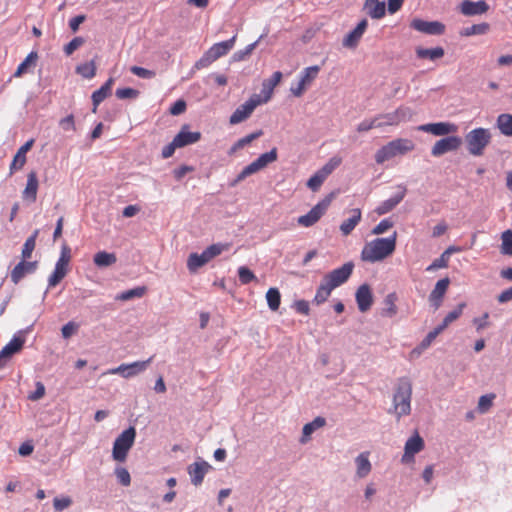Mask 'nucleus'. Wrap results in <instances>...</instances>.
Wrapping results in <instances>:
<instances>
[{"label":"nucleus","instance_id":"nucleus-9","mask_svg":"<svg viewBox=\"0 0 512 512\" xmlns=\"http://www.w3.org/2000/svg\"><path fill=\"white\" fill-rule=\"evenodd\" d=\"M320 67L318 65L306 67L300 74V79L296 87H291L290 91L295 97H301L306 89L318 77Z\"/></svg>","mask_w":512,"mask_h":512},{"label":"nucleus","instance_id":"nucleus-57","mask_svg":"<svg viewBox=\"0 0 512 512\" xmlns=\"http://www.w3.org/2000/svg\"><path fill=\"white\" fill-rule=\"evenodd\" d=\"M393 227V222L390 219L381 220L373 229L371 233L373 235H382Z\"/></svg>","mask_w":512,"mask_h":512},{"label":"nucleus","instance_id":"nucleus-29","mask_svg":"<svg viewBox=\"0 0 512 512\" xmlns=\"http://www.w3.org/2000/svg\"><path fill=\"white\" fill-rule=\"evenodd\" d=\"M38 185L37 174L35 171H31L27 175L26 187L22 193L23 199L35 202L37 198Z\"/></svg>","mask_w":512,"mask_h":512},{"label":"nucleus","instance_id":"nucleus-13","mask_svg":"<svg viewBox=\"0 0 512 512\" xmlns=\"http://www.w3.org/2000/svg\"><path fill=\"white\" fill-rule=\"evenodd\" d=\"M410 27L421 33L428 35H442L445 31V25L439 21H425L415 18L411 21Z\"/></svg>","mask_w":512,"mask_h":512},{"label":"nucleus","instance_id":"nucleus-30","mask_svg":"<svg viewBox=\"0 0 512 512\" xmlns=\"http://www.w3.org/2000/svg\"><path fill=\"white\" fill-rule=\"evenodd\" d=\"M350 213L351 216L340 225V231L344 236L350 235L362 218V212L359 208L352 209Z\"/></svg>","mask_w":512,"mask_h":512},{"label":"nucleus","instance_id":"nucleus-46","mask_svg":"<svg viewBox=\"0 0 512 512\" xmlns=\"http://www.w3.org/2000/svg\"><path fill=\"white\" fill-rule=\"evenodd\" d=\"M76 72L86 79H92L96 75V64L92 60L76 67Z\"/></svg>","mask_w":512,"mask_h":512},{"label":"nucleus","instance_id":"nucleus-7","mask_svg":"<svg viewBox=\"0 0 512 512\" xmlns=\"http://www.w3.org/2000/svg\"><path fill=\"white\" fill-rule=\"evenodd\" d=\"M277 148H272L269 152L261 154L256 160L247 165L236 177L234 183L235 185L241 181H243L246 177L257 173L258 171L264 169L270 163H273L277 160Z\"/></svg>","mask_w":512,"mask_h":512},{"label":"nucleus","instance_id":"nucleus-15","mask_svg":"<svg viewBox=\"0 0 512 512\" xmlns=\"http://www.w3.org/2000/svg\"><path fill=\"white\" fill-rule=\"evenodd\" d=\"M461 145V139L458 136H448L438 140L432 147L431 154L439 157L447 152L457 150Z\"/></svg>","mask_w":512,"mask_h":512},{"label":"nucleus","instance_id":"nucleus-55","mask_svg":"<svg viewBox=\"0 0 512 512\" xmlns=\"http://www.w3.org/2000/svg\"><path fill=\"white\" fill-rule=\"evenodd\" d=\"M449 264V258L445 254H441V256L435 259L427 268L426 271H435L441 268H447Z\"/></svg>","mask_w":512,"mask_h":512},{"label":"nucleus","instance_id":"nucleus-43","mask_svg":"<svg viewBox=\"0 0 512 512\" xmlns=\"http://www.w3.org/2000/svg\"><path fill=\"white\" fill-rule=\"evenodd\" d=\"M67 272V266L56 263L54 271L48 279L49 286L55 287L57 284H59L62 281V279L66 276Z\"/></svg>","mask_w":512,"mask_h":512},{"label":"nucleus","instance_id":"nucleus-45","mask_svg":"<svg viewBox=\"0 0 512 512\" xmlns=\"http://www.w3.org/2000/svg\"><path fill=\"white\" fill-rule=\"evenodd\" d=\"M38 59V54L34 51L30 52L27 57L18 65L14 77H21L27 72L29 66L34 65Z\"/></svg>","mask_w":512,"mask_h":512},{"label":"nucleus","instance_id":"nucleus-63","mask_svg":"<svg viewBox=\"0 0 512 512\" xmlns=\"http://www.w3.org/2000/svg\"><path fill=\"white\" fill-rule=\"evenodd\" d=\"M72 504V500L69 497H62V498H54L53 500V506L56 511H62L66 508H68Z\"/></svg>","mask_w":512,"mask_h":512},{"label":"nucleus","instance_id":"nucleus-64","mask_svg":"<svg viewBox=\"0 0 512 512\" xmlns=\"http://www.w3.org/2000/svg\"><path fill=\"white\" fill-rule=\"evenodd\" d=\"M78 327V324H76L73 321H70L67 324H65L61 329L63 338H70L78 330Z\"/></svg>","mask_w":512,"mask_h":512},{"label":"nucleus","instance_id":"nucleus-10","mask_svg":"<svg viewBox=\"0 0 512 512\" xmlns=\"http://www.w3.org/2000/svg\"><path fill=\"white\" fill-rule=\"evenodd\" d=\"M262 103L259 95H253L248 101L239 106L230 116L229 122L232 125L245 121L253 113L254 109Z\"/></svg>","mask_w":512,"mask_h":512},{"label":"nucleus","instance_id":"nucleus-56","mask_svg":"<svg viewBox=\"0 0 512 512\" xmlns=\"http://www.w3.org/2000/svg\"><path fill=\"white\" fill-rule=\"evenodd\" d=\"M466 306L465 303H461L457 306L456 309H454L453 311L449 312L445 318L443 319V323H444V326H448L449 324H451L453 321H455L456 319H458L462 312H463V309L464 307Z\"/></svg>","mask_w":512,"mask_h":512},{"label":"nucleus","instance_id":"nucleus-12","mask_svg":"<svg viewBox=\"0 0 512 512\" xmlns=\"http://www.w3.org/2000/svg\"><path fill=\"white\" fill-rule=\"evenodd\" d=\"M340 160L331 159L325 164L320 170H318L313 176L307 181V187L312 191H317L326 180V178L332 173V171L339 165Z\"/></svg>","mask_w":512,"mask_h":512},{"label":"nucleus","instance_id":"nucleus-44","mask_svg":"<svg viewBox=\"0 0 512 512\" xmlns=\"http://www.w3.org/2000/svg\"><path fill=\"white\" fill-rule=\"evenodd\" d=\"M268 307L272 311H277L281 304V294L277 288H269L266 293Z\"/></svg>","mask_w":512,"mask_h":512},{"label":"nucleus","instance_id":"nucleus-20","mask_svg":"<svg viewBox=\"0 0 512 512\" xmlns=\"http://www.w3.org/2000/svg\"><path fill=\"white\" fill-rule=\"evenodd\" d=\"M358 309L361 312L368 311L373 304V295L371 288L368 284H362L356 291L355 294Z\"/></svg>","mask_w":512,"mask_h":512},{"label":"nucleus","instance_id":"nucleus-62","mask_svg":"<svg viewBox=\"0 0 512 512\" xmlns=\"http://www.w3.org/2000/svg\"><path fill=\"white\" fill-rule=\"evenodd\" d=\"M59 125L64 131H75L76 130L74 116L72 114L61 119L59 121Z\"/></svg>","mask_w":512,"mask_h":512},{"label":"nucleus","instance_id":"nucleus-61","mask_svg":"<svg viewBox=\"0 0 512 512\" xmlns=\"http://www.w3.org/2000/svg\"><path fill=\"white\" fill-rule=\"evenodd\" d=\"M214 62L213 58L209 55V53L206 51L203 56L197 60L194 64V69L201 70L203 68L208 67L210 64Z\"/></svg>","mask_w":512,"mask_h":512},{"label":"nucleus","instance_id":"nucleus-8","mask_svg":"<svg viewBox=\"0 0 512 512\" xmlns=\"http://www.w3.org/2000/svg\"><path fill=\"white\" fill-rule=\"evenodd\" d=\"M332 195L325 197L322 201L317 203L307 214L298 217L297 223L302 227H311L316 224L320 218L325 214L330 206Z\"/></svg>","mask_w":512,"mask_h":512},{"label":"nucleus","instance_id":"nucleus-6","mask_svg":"<svg viewBox=\"0 0 512 512\" xmlns=\"http://www.w3.org/2000/svg\"><path fill=\"white\" fill-rule=\"evenodd\" d=\"M136 438V430L134 427H129L124 430L114 441L112 449V458L120 463L126 461L128 453L134 445Z\"/></svg>","mask_w":512,"mask_h":512},{"label":"nucleus","instance_id":"nucleus-2","mask_svg":"<svg viewBox=\"0 0 512 512\" xmlns=\"http://www.w3.org/2000/svg\"><path fill=\"white\" fill-rule=\"evenodd\" d=\"M354 264L352 262H347L343 264L341 267L332 270L327 273L319 287L317 288L316 294L313 299V303L316 305L323 304L331 295V292L344 284L351 276L353 272Z\"/></svg>","mask_w":512,"mask_h":512},{"label":"nucleus","instance_id":"nucleus-54","mask_svg":"<svg viewBox=\"0 0 512 512\" xmlns=\"http://www.w3.org/2000/svg\"><path fill=\"white\" fill-rule=\"evenodd\" d=\"M228 249V245L223 244H212L209 247H207L204 252L207 255V257L212 260L214 257L220 255L224 250Z\"/></svg>","mask_w":512,"mask_h":512},{"label":"nucleus","instance_id":"nucleus-26","mask_svg":"<svg viewBox=\"0 0 512 512\" xmlns=\"http://www.w3.org/2000/svg\"><path fill=\"white\" fill-rule=\"evenodd\" d=\"M33 143L34 140L31 139L18 149L10 164V174L23 168L26 163V153L32 148Z\"/></svg>","mask_w":512,"mask_h":512},{"label":"nucleus","instance_id":"nucleus-14","mask_svg":"<svg viewBox=\"0 0 512 512\" xmlns=\"http://www.w3.org/2000/svg\"><path fill=\"white\" fill-rule=\"evenodd\" d=\"M419 131L431 133L435 136H444L456 133L458 126L450 122L427 123L417 128Z\"/></svg>","mask_w":512,"mask_h":512},{"label":"nucleus","instance_id":"nucleus-3","mask_svg":"<svg viewBox=\"0 0 512 512\" xmlns=\"http://www.w3.org/2000/svg\"><path fill=\"white\" fill-rule=\"evenodd\" d=\"M412 382L407 377L397 380L393 395V412L397 418L407 416L411 412Z\"/></svg>","mask_w":512,"mask_h":512},{"label":"nucleus","instance_id":"nucleus-19","mask_svg":"<svg viewBox=\"0 0 512 512\" xmlns=\"http://www.w3.org/2000/svg\"><path fill=\"white\" fill-rule=\"evenodd\" d=\"M38 266L37 261L29 262L22 260L11 271L10 278L14 284H18L27 274L36 271Z\"/></svg>","mask_w":512,"mask_h":512},{"label":"nucleus","instance_id":"nucleus-50","mask_svg":"<svg viewBox=\"0 0 512 512\" xmlns=\"http://www.w3.org/2000/svg\"><path fill=\"white\" fill-rule=\"evenodd\" d=\"M495 397L493 393L481 396L478 401V410L481 413L487 412L491 408Z\"/></svg>","mask_w":512,"mask_h":512},{"label":"nucleus","instance_id":"nucleus-32","mask_svg":"<svg viewBox=\"0 0 512 512\" xmlns=\"http://www.w3.org/2000/svg\"><path fill=\"white\" fill-rule=\"evenodd\" d=\"M282 76L283 75L280 71H276L269 79H266L263 82L262 93L265 95V97L264 99H261L262 103H266L267 101L270 100L273 94V90L281 82Z\"/></svg>","mask_w":512,"mask_h":512},{"label":"nucleus","instance_id":"nucleus-47","mask_svg":"<svg viewBox=\"0 0 512 512\" xmlns=\"http://www.w3.org/2000/svg\"><path fill=\"white\" fill-rule=\"evenodd\" d=\"M146 292L145 287H136L127 291H124L116 296V300L128 301L133 298H141Z\"/></svg>","mask_w":512,"mask_h":512},{"label":"nucleus","instance_id":"nucleus-53","mask_svg":"<svg viewBox=\"0 0 512 512\" xmlns=\"http://www.w3.org/2000/svg\"><path fill=\"white\" fill-rule=\"evenodd\" d=\"M119 99H135L139 96V91L133 88H118L115 92Z\"/></svg>","mask_w":512,"mask_h":512},{"label":"nucleus","instance_id":"nucleus-41","mask_svg":"<svg viewBox=\"0 0 512 512\" xmlns=\"http://www.w3.org/2000/svg\"><path fill=\"white\" fill-rule=\"evenodd\" d=\"M396 301H397L396 293H389L384 299L385 307L383 308L382 315L387 316V317L395 316L398 311L397 306H396Z\"/></svg>","mask_w":512,"mask_h":512},{"label":"nucleus","instance_id":"nucleus-59","mask_svg":"<svg viewBox=\"0 0 512 512\" xmlns=\"http://www.w3.org/2000/svg\"><path fill=\"white\" fill-rule=\"evenodd\" d=\"M115 475L120 484L123 486H129L131 483V477L128 470L124 467H117L115 469Z\"/></svg>","mask_w":512,"mask_h":512},{"label":"nucleus","instance_id":"nucleus-51","mask_svg":"<svg viewBox=\"0 0 512 512\" xmlns=\"http://www.w3.org/2000/svg\"><path fill=\"white\" fill-rule=\"evenodd\" d=\"M238 277L242 284L246 285L256 279L255 274L247 267L241 266L238 268Z\"/></svg>","mask_w":512,"mask_h":512},{"label":"nucleus","instance_id":"nucleus-40","mask_svg":"<svg viewBox=\"0 0 512 512\" xmlns=\"http://www.w3.org/2000/svg\"><path fill=\"white\" fill-rule=\"evenodd\" d=\"M263 131L258 130L254 133H251L241 139H239L237 142L234 143V145L229 150V155H233L238 150L243 149L246 145L250 144L253 140L259 138L262 136Z\"/></svg>","mask_w":512,"mask_h":512},{"label":"nucleus","instance_id":"nucleus-58","mask_svg":"<svg viewBox=\"0 0 512 512\" xmlns=\"http://www.w3.org/2000/svg\"><path fill=\"white\" fill-rule=\"evenodd\" d=\"M85 40L82 37L73 38L68 44L64 46V52L67 56L73 54L78 48L84 44Z\"/></svg>","mask_w":512,"mask_h":512},{"label":"nucleus","instance_id":"nucleus-42","mask_svg":"<svg viewBox=\"0 0 512 512\" xmlns=\"http://www.w3.org/2000/svg\"><path fill=\"white\" fill-rule=\"evenodd\" d=\"M39 230H35L33 234L28 237L23 245L22 248V260L27 261L29 258H31L32 252L35 249L36 246V239L38 237Z\"/></svg>","mask_w":512,"mask_h":512},{"label":"nucleus","instance_id":"nucleus-31","mask_svg":"<svg viewBox=\"0 0 512 512\" xmlns=\"http://www.w3.org/2000/svg\"><path fill=\"white\" fill-rule=\"evenodd\" d=\"M364 9L373 19H381L385 16V2L379 0H365Z\"/></svg>","mask_w":512,"mask_h":512},{"label":"nucleus","instance_id":"nucleus-38","mask_svg":"<svg viewBox=\"0 0 512 512\" xmlns=\"http://www.w3.org/2000/svg\"><path fill=\"white\" fill-rule=\"evenodd\" d=\"M497 127L505 136H512V114H500L497 118Z\"/></svg>","mask_w":512,"mask_h":512},{"label":"nucleus","instance_id":"nucleus-5","mask_svg":"<svg viewBox=\"0 0 512 512\" xmlns=\"http://www.w3.org/2000/svg\"><path fill=\"white\" fill-rule=\"evenodd\" d=\"M492 135L487 128H475L465 135L468 152L473 156H482L491 142Z\"/></svg>","mask_w":512,"mask_h":512},{"label":"nucleus","instance_id":"nucleus-1","mask_svg":"<svg viewBox=\"0 0 512 512\" xmlns=\"http://www.w3.org/2000/svg\"><path fill=\"white\" fill-rule=\"evenodd\" d=\"M397 232L389 237H377L364 244L360 259L366 263H378L389 258L396 250Z\"/></svg>","mask_w":512,"mask_h":512},{"label":"nucleus","instance_id":"nucleus-18","mask_svg":"<svg viewBox=\"0 0 512 512\" xmlns=\"http://www.w3.org/2000/svg\"><path fill=\"white\" fill-rule=\"evenodd\" d=\"M367 26L368 21L366 19L361 20L357 26L345 36L342 42L343 46L350 49L356 48L366 31Z\"/></svg>","mask_w":512,"mask_h":512},{"label":"nucleus","instance_id":"nucleus-36","mask_svg":"<svg viewBox=\"0 0 512 512\" xmlns=\"http://www.w3.org/2000/svg\"><path fill=\"white\" fill-rule=\"evenodd\" d=\"M445 52L442 47H435L431 49L418 47L416 48V55L420 59H429L435 61L444 56Z\"/></svg>","mask_w":512,"mask_h":512},{"label":"nucleus","instance_id":"nucleus-4","mask_svg":"<svg viewBox=\"0 0 512 512\" xmlns=\"http://www.w3.org/2000/svg\"><path fill=\"white\" fill-rule=\"evenodd\" d=\"M414 148L415 144L412 140L407 138H397L377 150L375 153V161L377 164H383L396 156L405 155L406 153L414 150Z\"/></svg>","mask_w":512,"mask_h":512},{"label":"nucleus","instance_id":"nucleus-39","mask_svg":"<svg viewBox=\"0 0 512 512\" xmlns=\"http://www.w3.org/2000/svg\"><path fill=\"white\" fill-rule=\"evenodd\" d=\"M490 30V25L486 22L474 24L466 27L460 31V35L464 37H470L473 35H484Z\"/></svg>","mask_w":512,"mask_h":512},{"label":"nucleus","instance_id":"nucleus-21","mask_svg":"<svg viewBox=\"0 0 512 512\" xmlns=\"http://www.w3.org/2000/svg\"><path fill=\"white\" fill-rule=\"evenodd\" d=\"M489 10V5L484 0H464L460 4V12L465 16L482 15Z\"/></svg>","mask_w":512,"mask_h":512},{"label":"nucleus","instance_id":"nucleus-35","mask_svg":"<svg viewBox=\"0 0 512 512\" xmlns=\"http://www.w3.org/2000/svg\"><path fill=\"white\" fill-rule=\"evenodd\" d=\"M209 261L210 259L207 257L204 251L201 254L191 253L187 259L188 270L194 273Z\"/></svg>","mask_w":512,"mask_h":512},{"label":"nucleus","instance_id":"nucleus-24","mask_svg":"<svg viewBox=\"0 0 512 512\" xmlns=\"http://www.w3.org/2000/svg\"><path fill=\"white\" fill-rule=\"evenodd\" d=\"M211 466L206 461L194 462L188 467V474L190 475L191 482L198 486L203 482V479Z\"/></svg>","mask_w":512,"mask_h":512},{"label":"nucleus","instance_id":"nucleus-37","mask_svg":"<svg viewBox=\"0 0 512 512\" xmlns=\"http://www.w3.org/2000/svg\"><path fill=\"white\" fill-rule=\"evenodd\" d=\"M94 264L99 268L109 267L116 263L117 257L114 253L106 251L97 252L93 258Z\"/></svg>","mask_w":512,"mask_h":512},{"label":"nucleus","instance_id":"nucleus-28","mask_svg":"<svg viewBox=\"0 0 512 512\" xmlns=\"http://www.w3.org/2000/svg\"><path fill=\"white\" fill-rule=\"evenodd\" d=\"M235 40L236 36H233L229 40L215 43L207 50V52L213 60L216 61L220 57L225 56L234 47Z\"/></svg>","mask_w":512,"mask_h":512},{"label":"nucleus","instance_id":"nucleus-33","mask_svg":"<svg viewBox=\"0 0 512 512\" xmlns=\"http://www.w3.org/2000/svg\"><path fill=\"white\" fill-rule=\"evenodd\" d=\"M325 424V418L320 416L316 417L312 422L305 424L302 430V437L300 439V442L302 444L307 443L312 433H314L317 429L324 427Z\"/></svg>","mask_w":512,"mask_h":512},{"label":"nucleus","instance_id":"nucleus-25","mask_svg":"<svg viewBox=\"0 0 512 512\" xmlns=\"http://www.w3.org/2000/svg\"><path fill=\"white\" fill-rule=\"evenodd\" d=\"M201 139V133L188 131V125H184L180 132L174 137V144L179 148L194 144Z\"/></svg>","mask_w":512,"mask_h":512},{"label":"nucleus","instance_id":"nucleus-11","mask_svg":"<svg viewBox=\"0 0 512 512\" xmlns=\"http://www.w3.org/2000/svg\"><path fill=\"white\" fill-rule=\"evenodd\" d=\"M153 356L145 361H136L129 364H121L116 368H112L108 371L110 374H119L124 378L134 377L141 372H144L147 367L152 363Z\"/></svg>","mask_w":512,"mask_h":512},{"label":"nucleus","instance_id":"nucleus-17","mask_svg":"<svg viewBox=\"0 0 512 512\" xmlns=\"http://www.w3.org/2000/svg\"><path fill=\"white\" fill-rule=\"evenodd\" d=\"M450 279L448 277L442 278L437 281L433 290L429 294V302L437 310L443 301V298L449 288Z\"/></svg>","mask_w":512,"mask_h":512},{"label":"nucleus","instance_id":"nucleus-23","mask_svg":"<svg viewBox=\"0 0 512 512\" xmlns=\"http://www.w3.org/2000/svg\"><path fill=\"white\" fill-rule=\"evenodd\" d=\"M399 192L395 194L393 197L383 201L376 209L375 212L378 215H384L391 210H393L405 197L406 195V187L405 186H398Z\"/></svg>","mask_w":512,"mask_h":512},{"label":"nucleus","instance_id":"nucleus-48","mask_svg":"<svg viewBox=\"0 0 512 512\" xmlns=\"http://www.w3.org/2000/svg\"><path fill=\"white\" fill-rule=\"evenodd\" d=\"M502 245H501V253L505 255H512V231L506 230L502 233L501 236Z\"/></svg>","mask_w":512,"mask_h":512},{"label":"nucleus","instance_id":"nucleus-49","mask_svg":"<svg viewBox=\"0 0 512 512\" xmlns=\"http://www.w3.org/2000/svg\"><path fill=\"white\" fill-rule=\"evenodd\" d=\"M399 124L402 122L410 121L414 116V112L411 108L406 106H400L394 111Z\"/></svg>","mask_w":512,"mask_h":512},{"label":"nucleus","instance_id":"nucleus-52","mask_svg":"<svg viewBox=\"0 0 512 512\" xmlns=\"http://www.w3.org/2000/svg\"><path fill=\"white\" fill-rule=\"evenodd\" d=\"M379 127H382V122L379 121V118L375 117L372 120H365V121H362L360 124H358L357 131L358 132H367L373 128H379Z\"/></svg>","mask_w":512,"mask_h":512},{"label":"nucleus","instance_id":"nucleus-27","mask_svg":"<svg viewBox=\"0 0 512 512\" xmlns=\"http://www.w3.org/2000/svg\"><path fill=\"white\" fill-rule=\"evenodd\" d=\"M113 84L114 79L111 77L98 90L93 92L91 98L93 103L92 111L94 113L97 111V107L99 106V104L111 95Z\"/></svg>","mask_w":512,"mask_h":512},{"label":"nucleus","instance_id":"nucleus-34","mask_svg":"<svg viewBox=\"0 0 512 512\" xmlns=\"http://www.w3.org/2000/svg\"><path fill=\"white\" fill-rule=\"evenodd\" d=\"M368 457L369 453L363 452L360 453L355 459L357 466L356 473L359 478H364L371 472L372 466Z\"/></svg>","mask_w":512,"mask_h":512},{"label":"nucleus","instance_id":"nucleus-22","mask_svg":"<svg viewBox=\"0 0 512 512\" xmlns=\"http://www.w3.org/2000/svg\"><path fill=\"white\" fill-rule=\"evenodd\" d=\"M423 448L424 441L418 434L409 438L405 444V451L401 459L402 462L409 463L413 460L414 455L420 452Z\"/></svg>","mask_w":512,"mask_h":512},{"label":"nucleus","instance_id":"nucleus-60","mask_svg":"<svg viewBox=\"0 0 512 512\" xmlns=\"http://www.w3.org/2000/svg\"><path fill=\"white\" fill-rule=\"evenodd\" d=\"M130 71L140 77V78H144V79H151L155 76V72L152 71V70H148L146 68H143V67H140V66H132L130 68Z\"/></svg>","mask_w":512,"mask_h":512},{"label":"nucleus","instance_id":"nucleus-16","mask_svg":"<svg viewBox=\"0 0 512 512\" xmlns=\"http://www.w3.org/2000/svg\"><path fill=\"white\" fill-rule=\"evenodd\" d=\"M24 346V339L14 337L0 351V369L4 368L11 357L20 352Z\"/></svg>","mask_w":512,"mask_h":512}]
</instances>
